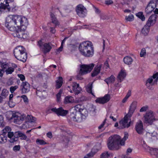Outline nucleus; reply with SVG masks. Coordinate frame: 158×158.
<instances>
[{
	"mask_svg": "<svg viewBox=\"0 0 158 158\" xmlns=\"http://www.w3.org/2000/svg\"><path fill=\"white\" fill-rule=\"evenodd\" d=\"M85 99V97L84 96H82L81 97L80 100H78V102H82V101H84Z\"/></svg>",
	"mask_w": 158,
	"mask_h": 158,
	"instance_id": "61",
	"label": "nucleus"
},
{
	"mask_svg": "<svg viewBox=\"0 0 158 158\" xmlns=\"http://www.w3.org/2000/svg\"><path fill=\"white\" fill-rule=\"evenodd\" d=\"M73 91L75 94H78L80 93L81 90V88L79 84L73 82L72 84Z\"/></svg>",
	"mask_w": 158,
	"mask_h": 158,
	"instance_id": "20",
	"label": "nucleus"
},
{
	"mask_svg": "<svg viewBox=\"0 0 158 158\" xmlns=\"http://www.w3.org/2000/svg\"><path fill=\"white\" fill-rule=\"evenodd\" d=\"M74 102V99L72 96H68L65 98L64 103L66 104L72 103Z\"/></svg>",
	"mask_w": 158,
	"mask_h": 158,
	"instance_id": "31",
	"label": "nucleus"
},
{
	"mask_svg": "<svg viewBox=\"0 0 158 158\" xmlns=\"http://www.w3.org/2000/svg\"><path fill=\"white\" fill-rule=\"evenodd\" d=\"M102 66V64H98L95 67L94 71L92 73V76L94 77L100 73Z\"/></svg>",
	"mask_w": 158,
	"mask_h": 158,
	"instance_id": "24",
	"label": "nucleus"
},
{
	"mask_svg": "<svg viewBox=\"0 0 158 158\" xmlns=\"http://www.w3.org/2000/svg\"><path fill=\"white\" fill-rule=\"evenodd\" d=\"M123 61L125 64L129 65L132 63L133 60L131 57L127 56L124 58Z\"/></svg>",
	"mask_w": 158,
	"mask_h": 158,
	"instance_id": "34",
	"label": "nucleus"
},
{
	"mask_svg": "<svg viewBox=\"0 0 158 158\" xmlns=\"http://www.w3.org/2000/svg\"><path fill=\"white\" fill-rule=\"evenodd\" d=\"M128 134L125 132L124 136L122 139H121L120 137L117 135L110 137L107 143L108 148L112 150L119 149L120 148V145L123 146L124 145L125 141L128 138Z\"/></svg>",
	"mask_w": 158,
	"mask_h": 158,
	"instance_id": "2",
	"label": "nucleus"
},
{
	"mask_svg": "<svg viewBox=\"0 0 158 158\" xmlns=\"http://www.w3.org/2000/svg\"><path fill=\"white\" fill-rule=\"evenodd\" d=\"M15 69L14 68L12 67H8L6 70L5 72L6 74H11L14 72Z\"/></svg>",
	"mask_w": 158,
	"mask_h": 158,
	"instance_id": "42",
	"label": "nucleus"
},
{
	"mask_svg": "<svg viewBox=\"0 0 158 158\" xmlns=\"http://www.w3.org/2000/svg\"><path fill=\"white\" fill-rule=\"evenodd\" d=\"M50 15L52 23L55 25L56 27L59 25V22L57 20L54 15L53 13H51Z\"/></svg>",
	"mask_w": 158,
	"mask_h": 158,
	"instance_id": "28",
	"label": "nucleus"
},
{
	"mask_svg": "<svg viewBox=\"0 0 158 158\" xmlns=\"http://www.w3.org/2000/svg\"><path fill=\"white\" fill-rule=\"evenodd\" d=\"M15 136L17 137V140L19 137H20V139L22 140H26L27 138L26 135L20 131L15 132Z\"/></svg>",
	"mask_w": 158,
	"mask_h": 158,
	"instance_id": "25",
	"label": "nucleus"
},
{
	"mask_svg": "<svg viewBox=\"0 0 158 158\" xmlns=\"http://www.w3.org/2000/svg\"><path fill=\"white\" fill-rule=\"evenodd\" d=\"M28 24L27 19L25 17L10 15L6 18L5 26L10 31H14L16 29V27H23V29H26Z\"/></svg>",
	"mask_w": 158,
	"mask_h": 158,
	"instance_id": "1",
	"label": "nucleus"
},
{
	"mask_svg": "<svg viewBox=\"0 0 158 158\" xmlns=\"http://www.w3.org/2000/svg\"><path fill=\"white\" fill-rule=\"evenodd\" d=\"M152 78L154 79H155L156 78H158V73H157L156 74H153L152 76Z\"/></svg>",
	"mask_w": 158,
	"mask_h": 158,
	"instance_id": "64",
	"label": "nucleus"
},
{
	"mask_svg": "<svg viewBox=\"0 0 158 158\" xmlns=\"http://www.w3.org/2000/svg\"><path fill=\"white\" fill-rule=\"evenodd\" d=\"M126 75V74L125 71L121 70L119 73L117 78L121 82L124 79Z\"/></svg>",
	"mask_w": 158,
	"mask_h": 158,
	"instance_id": "26",
	"label": "nucleus"
},
{
	"mask_svg": "<svg viewBox=\"0 0 158 158\" xmlns=\"http://www.w3.org/2000/svg\"><path fill=\"white\" fill-rule=\"evenodd\" d=\"M7 135L10 139V142L11 143H14L17 140V137L15 136V132L14 134L13 132L11 131L7 134Z\"/></svg>",
	"mask_w": 158,
	"mask_h": 158,
	"instance_id": "23",
	"label": "nucleus"
},
{
	"mask_svg": "<svg viewBox=\"0 0 158 158\" xmlns=\"http://www.w3.org/2000/svg\"><path fill=\"white\" fill-rule=\"evenodd\" d=\"M136 16L141 19L143 21H144L145 20V18L144 16L143 15L142 12H139L137 13L136 14Z\"/></svg>",
	"mask_w": 158,
	"mask_h": 158,
	"instance_id": "45",
	"label": "nucleus"
},
{
	"mask_svg": "<svg viewBox=\"0 0 158 158\" xmlns=\"http://www.w3.org/2000/svg\"><path fill=\"white\" fill-rule=\"evenodd\" d=\"M53 112H55L58 115L64 116L68 113V111L64 110L62 108H60L58 109L56 108H53L51 109Z\"/></svg>",
	"mask_w": 158,
	"mask_h": 158,
	"instance_id": "18",
	"label": "nucleus"
},
{
	"mask_svg": "<svg viewBox=\"0 0 158 158\" xmlns=\"http://www.w3.org/2000/svg\"><path fill=\"white\" fill-rule=\"evenodd\" d=\"M89 110L90 112L93 113L95 111V106H91L89 108Z\"/></svg>",
	"mask_w": 158,
	"mask_h": 158,
	"instance_id": "57",
	"label": "nucleus"
},
{
	"mask_svg": "<svg viewBox=\"0 0 158 158\" xmlns=\"http://www.w3.org/2000/svg\"><path fill=\"white\" fill-rule=\"evenodd\" d=\"M156 16L155 15H152L149 17L146 24L149 27L153 25L156 22Z\"/></svg>",
	"mask_w": 158,
	"mask_h": 158,
	"instance_id": "21",
	"label": "nucleus"
},
{
	"mask_svg": "<svg viewBox=\"0 0 158 158\" xmlns=\"http://www.w3.org/2000/svg\"><path fill=\"white\" fill-rule=\"evenodd\" d=\"M36 143L37 144L43 145L46 144V143L45 142L44 140L42 139H37L36 140Z\"/></svg>",
	"mask_w": 158,
	"mask_h": 158,
	"instance_id": "46",
	"label": "nucleus"
},
{
	"mask_svg": "<svg viewBox=\"0 0 158 158\" xmlns=\"http://www.w3.org/2000/svg\"><path fill=\"white\" fill-rule=\"evenodd\" d=\"M47 137L50 138L52 137V133L51 132H48L47 134Z\"/></svg>",
	"mask_w": 158,
	"mask_h": 158,
	"instance_id": "63",
	"label": "nucleus"
},
{
	"mask_svg": "<svg viewBox=\"0 0 158 158\" xmlns=\"http://www.w3.org/2000/svg\"><path fill=\"white\" fill-rule=\"evenodd\" d=\"M110 95L107 94L102 98H98L95 100L96 103L101 104H104L107 102L110 99Z\"/></svg>",
	"mask_w": 158,
	"mask_h": 158,
	"instance_id": "19",
	"label": "nucleus"
},
{
	"mask_svg": "<svg viewBox=\"0 0 158 158\" xmlns=\"http://www.w3.org/2000/svg\"><path fill=\"white\" fill-rule=\"evenodd\" d=\"M149 150L152 155L154 156L156 158H158V148H151Z\"/></svg>",
	"mask_w": 158,
	"mask_h": 158,
	"instance_id": "27",
	"label": "nucleus"
},
{
	"mask_svg": "<svg viewBox=\"0 0 158 158\" xmlns=\"http://www.w3.org/2000/svg\"><path fill=\"white\" fill-rule=\"evenodd\" d=\"M10 9L7 0H0V12L6 9L10 11Z\"/></svg>",
	"mask_w": 158,
	"mask_h": 158,
	"instance_id": "15",
	"label": "nucleus"
},
{
	"mask_svg": "<svg viewBox=\"0 0 158 158\" xmlns=\"http://www.w3.org/2000/svg\"><path fill=\"white\" fill-rule=\"evenodd\" d=\"M157 0H151L145 9V12L147 14L151 13L156 7Z\"/></svg>",
	"mask_w": 158,
	"mask_h": 158,
	"instance_id": "11",
	"label": "nucleus"
},
{
	"mask_svg": "<svg viewBox=\"0 0 158 158\" xmlns=\"http://www.w3.org/2000/svg\"><path fill=\"white\" fill-rule=\"evenodd\" d=\"M18 88V86L17 85L11 86L10 88V91L12 94H13Z\"/></svg>",
	"mask_w": 158,
	"mask_h": 158,
	"instance_id": "48",
	"label": "nucleus"
},
{
	"mask_svg": "<svg viewBox=\"0 0 158 158\" xmlns=\"http://www.w3.org/2000/svg\"><path fill=\"white\" fill-rule=\"evenodd\" d=\"M11 131V128L10 127L7 126L2 130V134H3L4 135L7 136V134H8Z\"/></svg>",
	"mask_w": 158,
	"mask_h": 158,
	"instance_id": "32",
	"label": "nucleus"
},
{
	"mask_svg": "<svg viewBox=\"0 0 158 158\" xmlns=\"http://www.w3.org/2000/svg\"><path fill=\"white\" fill-rule=\"evenodd\" d=\"M56 87L57 88H60L62 84V77H59V79L58 80L56 81Z\"/></svg>",
	"mask_w": 158,
	"mask_h": 158,
	"instance_id": "38",
	"label": "nucleus"
},
{
	"mask_svg": "<svg viewBox=\"0 0 158 158\" xmlns=\"http://www.w3.org/2000/svg\"><path fill=\"white\" fill-rule=\"evenodd\" d=\"M70 117L71 120L77 122H81L83 119L80 112L76 110L71 113Z\"/></svg>",
	"mask_w": 158,
	"mask_h": 158,
	"instance_id": "9",
	"label": "nucleus"
},
{
	"mask_svg": "<svg viewBox=\"0 0 158 158\" xmlns=\"http://www.w3.org/2000/svg\"><path fill=\"white\" fill-rule=\"evenodd\" d=\"M153 79L152 77H150L148 79V80L147 81V82L146 83V85L147 87L150 89H152V88L150 87V84H152V82L153 81Z\"/></svg>",
	"mask_w": 158,
	"mask_h": 158,
	"instance_id": "41",
	"label": "nucleus"
},
{
	"mask_svg": "<svg viewBox=\"0 0 158 158\" xmlns=\"http://www.w3.org/2000/svg\"><path fill=\"white\" fill-rule=\"evenodd\" d=\"M148 108L147 106H143L142 107L140 110V112H142L146 111Z\"/></svg>",
	"mask_w": 158,
	"mask_h": 158,
	"instance_id": "60",
	"label": "nucleus"
},
{
	"mask_svg": "<svg viewBox=\"0 0 158 158\" xmlns=\"http://www.w3.org/2000/svg\"><path fill=\"white\" fill-rule=\"evenodd\" d=\"M25 117V115H22L19 113L16 112L12 114L10 119H13L15 123L20 124L22 123Z\"/></svg>",
	"mask_w": 158,
	"mask_h": 158,
	"instance_id": "6",
	"label": "nucleus"
},
{
	"mask_svg": "<svg viewBox=\"0 0 158 158\" xmlns=\"http://www.w3.org/2000/svg\"><path fill=\"white\" fill-rule=\"evenodd\" d=\"M106 118L105 119L104 121L102 122V124L99 126L98 127V128L99 129H101L103 127V126L105 125V124L106 123Z\"/></svg>",
	"mask_w": 158,
	"mask_h": 158,
	"instance_id": "59",
	"label": "nucleus"
},
{
	"mask_svg": "<svg viewBox=\"0 0 158 158\" xmlns=\"http://www.w3.org/2000/svg\"><path fill=\"white\" fill-rule=\"evenodd\" d=\"M94 66V64L92 63L88 65H83L81 66L80 73L81 75L86 74L90 72Z\"/></svg>",
	"mask_w": 158,
	"mask_h": 158,
	"instance_id": "10",
	"label": "nucleus"
},
{
	"mask_svg": "<svg viewBox=\"0 0 158 158\" xmlns=\"http://www.w3.org/2000/svg\"><path fill=\"white\" fill-rule=\"evenodd\" d=\"M18 77L20 78V79L22 81H23L25 79V77L22 74H18Z\"/></svg>",
	"mask_w": 158,
	"mask_h": 158,
	"instance_id": "54",
	"label": "nucleus"
},
{
	"mask_svg": "<svg viewBox=\"0 0 158 158\" xmlns=\"http://www.w3.org/2000/svg\"><path fill=\"white\" fill-rule=\"evenodd\" d=\"M26 119L29 123H34L36 120V118L30 115H27L26 117Z\"/></svg>",
	"mask_w": 158,
	"mask_h": 158,
	"instance_id": "39",
	"label": "nucleus"
},
{
	"mask_svg": "<svg viewBox=\"0 0 158 158\" xmlns=\"http://www.w3.org/2000/svg\"><path fill=\"white\" fill-rule=\"evenodd\" d=\"M81 106L80 104L77 105L74 107V110L80 112L82 108H81Z\"/></svg>",
	"mask_w": 158,
	"mask_h": 158,
	"instance_id": "50",
	"label": "nucleus"
},
{
	"mask_svg": "<svg viewBox=\"0 0 158 158\" xmlns=\"http://www.w3.org/2000/svg\"><path fill=\"white\" fill-rule=\"evenodd\" d=\"M110 155V154L109 153L107 152H105L101 154L100 158H108Z\"/></svg>",
	"mask_w": 158,
	"mask_h": 158,
	"instance_id": "44",
	"label": "nucleus"
},
{
	"mask_svg": "<svg viewBox=\"0 0 158 158\" xmlns=\"http://www.w3.org/2000/svg\"><path fill=\"white\" fill-rule=\"evenodd\" d=\"M1 70L2 71H5L9 67V65L8 63H2L1 64Z\"/></svg>",
	"mask_w": 158,
	"mask_h": 158,
	"instance_id": "40",
	"label": "nucleus"
},
{
	"mask_svg": "<svg viewBox=\"0 0 158 158\" xmlns=\"http://www.w3.org/2000/svg\"><path fill=\"white\" fill-rule=\"evenodd\" d=\"M79 49L81 54L85 57H91L94 54V47L90 41H85L81 43Z\"/></svg>",
	"mask_w": 158,
	"mask_h": 158,
	"instance_id": "3",
	"label": "nucleus"
},
{
	"mask_svg": "<svg viewBox=\"0 0 158 158\" xmlns=\"http://www.w3.org/2000/svg\"><path fill=\"white\" fill-rule=\"evenodd\" d=\"M143 117L144 119V122L147 124H151L155 120L154 113L151 110L148 111Z\"/></svg>",
	"mask_w": 158,
	"mask_h": 158,
	"instance_id": "7",
	"label": "nucleus"
},
{
	"mask_svg": "<svg viewBox=\"0 0 158 158\" xmlns=\"http://www.w3.org/2000/svg\"><path fill=\"white\" fill-rule=\"evenodd\" d=\"M79 112H80L81 115L82 117V119H85L86 117L87 116L88 111L85 108H82Z\"/></svg>",
	"mask_w": 158,
	"mask_h": 158,
	"instance_id": "36",
	"label": "nucleus"
},
{
	"mask_svg": "<svg viewBox=\"0 0 158 158\" xmlns=\"http://www.w3.org/2000/svg\"><path fill=\"white\" fill-rule=\"evenodd\" d=\"M8 91L6 89H3L2 91L1 95L4 98H5L8 94Z\"/></svg>",
	"mask_w": 158,
	"mask_h": 158,
	"instance_id": "43",
	"label": "nucleus"
},
{
	"mask_svg": "<svg viewBox=\"0 0 158 158\" xmlns=\"http://www.w3.org/2000/svg\"><path fill=\"white\" fill-rule=\"evenodd\" d=\"M158 134L155 131L152 132H147L146 135V137L147 140L152 141L157 139Z\"/></svg>",
	"mask_w": 158,
	"mask_h": 158,
	"instance_id": "13",
	"label": "nucleus"
},
{
	"mask_svg": "<svg viewBox=\"0 0 158 158\" xmlns=\"http://www.w3.org/2000/svg\"><path fill=\"white\" fill-rule=\"evenodd\" d=\"M14 53L15 58L18 60L25 62L27 58V54L25 49L22 46H18L16 47Z\"/></svg>",
	"mask_w": 158,
	"mask_h": 158,
	"instance_id": "4",
	"label": "nucleus"
},
{
	"mask_svg": "<svg viewBox=\"0 0 158 158\" xmlns=\"http://www.w3.org/2000/svg\"><path fill=\"white\" fill-rule=\"evenodd\" d=\"M136 105L137 102H136L134 101L132 103L130 106L129 112L128 114H127L128 115H129L131 116L136 108Z\"/></svg>",
	"mask_w": 158,
	"mask_h": 158,
	"instance_id": "22",
	"label": "nucleus"
},
{
	"mask_svg": "<svg viewBox=\"0 0 158 158\" xmlns=\"http://www.w3.org/2000/svg\"><path fill=\"white\" fill-rule=\"evenodd\" d=\"M115 78L113 75H111L110 77L105 79L104 81L107 84L109 83H113L114 82Z\"/></svg>",
	"mask_w": 158,
	"mask_h": 158,
	"instance_id": "33",
	"label": "nucleus"
},
{
	"mask_svg": "<svg viewBox=\"0 0 158 158\" xmlns=\"http://www.w3.org/2000/svg\"><path fill=\"white\" fill-rule=\"evenodd\" d=\"M76 11L79 16L81 17H84L86 15L87 13L86 8L81 4H80L77 6Z\"/></svg>",
	"mask_w": 158,
	"mask_h": 158,
	"instance_id": "12",
	"label": "nucleus"
},
{
	"mask_svg": "<svg viewBox=\"0 0 158 158\" xmlns=\"http://www.w3.org/2000/svg\"><path fill=\"white\" fill-rule=\"evenodd\" d=\"M5 126L4 122V118L2 115H0V127H3Z\"/></svg>",
	"mask_w": 158,
	"mask_h": 158,
	"instance_id": "47",
	"label": "nucleus"
},
{
	"mask_svg": "<svg viewBox=\"0 0 158 158\" xmlns=\"http://www.w3.org/2000/svg\"><path fill=\"white\" fill-rule=\"evenodd\" d=\"M14 31L12 35L15 37L24 39L26 38L27 35L24 33L23 31L18 29L17 31L16 30Z\"/></svg>",
	"mask_w": 158,
	"mask_h": 158,
	"instance_id": "16",
	"label": "nucleus"
},
{
	"mask_svg": "<svg viewBox=\"0 0 158 158\" xmlns=\"http://www.w3.org/2000/svg\"><path fill=\"white\" fill-rule=\"evenodd\" d=\"M7 136L2 134L0 135V143H4L7 142Z\"/></svg>",
	"mask_w": 158,
	"mask_h": 158,
	"instance_id": "37",
	"label": "nucleus"
},
{
	"mask_svg": "<svg viewBox=\"0 0 158 158\" xmlns=\"http://www.w3.org/2000/svg\"><path fill=\"white\" fill-rule=\"evenodd\" d=\"M146 55V51L144 48H143L140 53V56L141 57H144Z\"/></svg>",
	"mask_w": 158,
	"mask_h": 158,
	"instance_id": "51",
	"label": "nucleus"
},
{
	"mask_svg": "<svg viewBox=\"0 0 158 158\" xmlns=\"http://www.w3.org/2000/svg\"><path fill=\"white\" fill-rule=\"evenodd\" d=\"M63 49V46L61 45L60 47L56 50V54H58L60 52L62 51Z\"/></svg>",
	"mask_w": 158,
	"mask_h": 158,
	"instance_id": "58",
	"label": "nucleus"
},
{
	"mask_svg": "<svg viewBox=\"0 0 158 158\" xmlns=\"http://www.w3.org/2000/svg\"><path fill=\"white\" fill-rule=\"evenodd\" d=\"M22 94L28 93L30 90V85L27 82H23L20 86Z\"/></svg>",
	"mask_w": 158,
	"mask_h": 158,
	"instance_id": "17",
	"label": "nucleus"
},
{
	"mask_svg": "<svg viewBox=\"0 0 158 158\" xmlns=\"http://www.w3.org/2000/svg\"><path fill=\"white\" fill-rule=\"evenodd\" d=\"M9 105L10 107H13L15 105V103L13 102L12 100L9 101Z\"/></svg>",
	"mask_w": 158,
	"mask_h": 158,
	"instance_id": "55",
	"label": "nucleus"
},
{
	"mask_svg": "<svg viewBox=\"0 0 158 158\" xmlns=\"http://www.w3.org/2000/svg\"><path fill=\"white\" fill-rule=\"evenodd\" d=\"M94 155V154L91 152L88 154L84 158H90L91 157L93 156Z\"/></svg>",
	"mask_w": 158,
	"mask_h": 158,
	"instance_id": "56",
	"label": "nucleus"
},
{
	"mask_svg": "<svg viewBox=\"0 0 158 158\" xmlns=\"http://www.w3.org/2000/svg\"><path fill=\"white\" fill-rule=\"evenodd\" d=\"M21 97L22 98L24 102L26 103H27L28 102V100L27 96L25 95H22Z\"/></svg>",
	"mask_w": 158,
	"mask_h": 158,
	"instance_id": "53",
	"label": "nucleus"
},
{
	"mask_svg": "<svg viewBox=\"0 0 158 158\" xmlns=\"http://www.w3.org/2000/svg\"><path fill=\"white\" fill-rule=\"evenodd\" d=\"M101 148V144L99 143H97L92 149L91 152L94 155Z\"/></svg>",
	"mask_w": 158,
	"mask_h": 158,
	"instance_id": "29",
	"label": "nucleus"
},
{
	"mask_svg": "<svg viewBox=\"0 0 158 158\" xmlns=\"http://www.w3.org/2000/svg\"><path fill=\"white\" fill-rule=\"evenodd\" d=\"M100 18L101 19L103 20H105L106 19L107 17L106 15H104V14H102V15H101L100 16Z\"/></svg>",
	"mask_w": 158,
	"mask_h": 158,
	"instance_id": "62",
	"label": "nucleus"
},
{
	"mask_svg": "<svg viewBox=\"0 0 158 158\" xmlns=\"http://www.w3.org/2000/svg\"><path fill=\"white\" fill-rule=\"evenodd\" d=\"M20 146L19 145H15L13 148V150L15 152H17L20 150Z\"/></svg>",
	"mask_w": 158,
	"mask_h": 158,
	"instance_id": "52",
	"label": "nucleus"
},
{
	"mask_svg": "<svg viewBox=\"0 0 158 158\" xmlns=\"http://www.w3.org/2000/svg\"><path fill=\"white\" fill-rule=\"evenodd\" d=\"M131 116L127 114L124 116L123 119L120 121L119 124L122 126V128H128L133 124V122L131 119Z\"/></svg>",
	"mask_w": 158,
	"mask_h": 158,
	"instance_id": "5",
	"label": "nucleus"
},
{
	"mask_svg": "<svg viewBox=\"0 0 158 158\" xmlns=\"http://www.w3.org/2000/svg\"><path fill=\"white\" fill-rule=\"evenodd\" d=\"M37 45L42 49V51L44 53L49 52L52 49L51 43H44L41 40L38 42Z\"/></svg>",
	"mask_w": 158,
	"mask_h": 158,
	"instance_id": "8",
	"label": "nucleus"
},
{
	"mask_svg": "<svg viewBox=\"0 0 158 158\" xmlns=\"http://www.w3.org/2000/svg\"><path fill=\"white\" fill-rule=\"evenodd\" d=\"M93 83H89L86 86V91L90 94H91L92 95L95 96L94 93L92 92V89L93 87Z\"/></svg>",
	"mask_w": 158,
	"mask_h": 158,
	"instance_id": "30",
	"label": "nucleus"
},
{
	"mask_svg": "<svg viewBox=\"0 0 158 158\" xmlns=\"http://www.w3.org/2000/svg\"><path fill=\"white\" fill-rule=\"evenodd\" d=\"M134 16L132 15H131L128 16H126L125 19L129 21H132L133 20Z\"/></svg>",
	"mask_w": 158,
	"mask_h": 158,
	"instance_id": "49",
	"label": "nucleus"
},
{
	"mask_svg": "<svg viewBox=\"0 0 158 158\" xmlns=\"http://www.w3.org/2000/svg\"><path fill=\"white\" fill-rule=\"evenodd\" d=\"M150 27L146 24L142 30L141 32L144 35H147L149 32Z\"/></svg>",
	"mask_w": 158,
	"mask_h": 158,
	"instance_id": "35",
	"label": "nucleus"
},
{
	"mask_svg": "<svg viewBox=\"0 0 158 158\" xmlns=\"http://www.w3.org/2000/svg\"><path fill=\"white\" fill-rule=\"evenodd\" d=\"M135 129L137 132L139 134H142L144 129L143 127V123L141 120L139 121L136 124Z\"/></svg>",
	"mask_w": 158,
	"mask_h": 158,
	"instance_id": "14",
	"label": "nucleus"
}]
</instances>
